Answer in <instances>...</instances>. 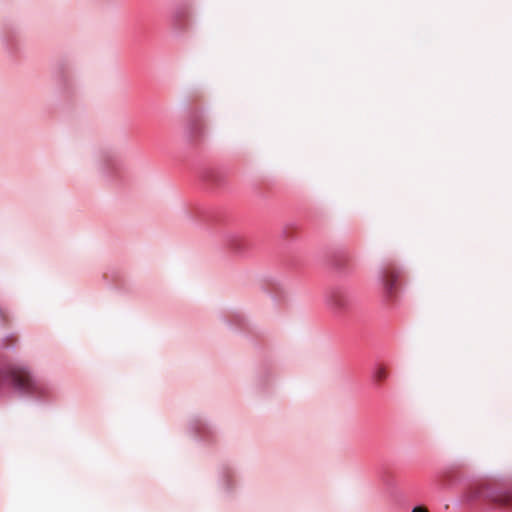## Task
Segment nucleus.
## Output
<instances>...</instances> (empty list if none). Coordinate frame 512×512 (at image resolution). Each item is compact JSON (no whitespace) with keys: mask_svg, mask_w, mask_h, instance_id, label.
Segmentation results:
<instances>
[{"mask_svg":"<svg viewBox=\"0 0 512 512\" xmlns=\"http://www.w3.org/2000/svg\"><path fill=\"white\" fill-rule=\"evenodd\" d=\"M13 382L17 387L28 393L41 391V384L36 381L25 368L14 367L10 370Z\"/></svg>","mask_w":512,"mask_h":512,"instance_id":"1","label":"nucleus"},{"mask_svg":"<svg viewBox=\"0 0 512 512\" xmlns=\"http://www.w3.org/2000/svg\"><path fill=\"white\" fill-rule=\"evenodd\" d=\"M484 493V487L482 486H473L471 487L465 494V498L468 501L476 500L480 497H482V494Z\"/></svg>","mask_w":512,"mask_h":512,"instance_id":"4","label":"nucleus"},{"mask_svg":"<svg viewBox=\"0 0 512 512\" xmlns=\"http://www.w3.org/2000/svg\"><path fill=\"white\" fill-rule=\"evenodd\" d=\"M375 378L378 381L385 380L387 378V371L385 370V368H383V367L378 368L375 373Z\"/></svg>","mask_w":512,"mask_h":512,"instance_id":"6","label":"nucleus"},{"mask_svg":"<svg viewBox=\"0 0 512 512\" xmlns=\"http://www.w3.org/2000/svg\"><path fill=\"white\" fill-rule=\"evenodd\" d=\"M412 512H429L426 507L423 506H417L413 508Z\"/></svg>","mask_w":512,"mask_h":512,"instance_id":"7","label":"nucleus"},{"mask_svg":"<svg viewBox=\"0 0 512 512\" xmlns=\"http://www.w3.org/2000/svg\"><path fill=\"white\" fill-rule=\"evenodd\" d=\"M331 302L332 304L334 305V307L338 308V309H341V308H344L346 306V298L344 295H342L341 293L339 292H336L332 295L331 297Z\"/></svg>","mask_w":512,"mask_h":512,"instance_id":"5","label":"nucleus"},{"mask_svg":"<svg viewBox=\"0 0 512 512\" xmlns=\"http://www.w3.org/2000/svg\"><path fill=\"white\" fill-rule=\"evenodd\" d=\"M491 501L505 508H512V490L501 491L497 494H487Z\"/></svg>","mask_w":512,"mask_h":512,"instance_id":"3","label":"nucleus"},{"mask_svg":"<svg viewBox=\"0 0 512 512\" xmlns=\"http://www.w3.org/2000/svg\"><path fill=\"white\" fill-rule=\"evenodd\" d=\"M399 276V270L393 266L385 267L382 272L383 289L388 299H392L396 293Z\"/></svg>","mask_w":512,"mask_h":512,"instance_id":"2","label":"nucleus"},{"mask_svg":"<svg viewBox=\"0 0 512 512\" xmlns=\"http://www.w3.org/2000/svg\"><path fill=\"white\" fill-rule=\"evenodd\" d=\"M0 317L2 319H6V314H5V312L1 308H0Z\"/></svg>","mask_w":512,"mask_h":512,"instance_id":"8","label":"nucleus"}]
</instances>
